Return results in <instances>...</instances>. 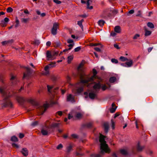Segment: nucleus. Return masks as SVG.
I'll return each mask as SVG.
<instances>
[{
  "mask_svg": "<svg viewBox=\"0 0 157 157\" xmlns=\"http://www.w3.org/2000/svg\"><path fill=\"white\" fill-rule=\"evenodd\" d=\"M105 137L102 134H100L99 137V142L101 143V151L99 154H92L90 155L91 157H101L104 152L109 153L110 149L105 140Z\"/></svg>",
  "mask_w": 157,
  "mask_h": 157,
  "instance_id": "obj_1",
  "label": "nucleus"
},
{
  "mask_svg": "<svg viewBox=\"0 0 157 157\" xmlns=\"http://www.w3.org/2000/svg\"><path fill=\"white\" fill-rule=\"evenodd\" d=\"M5 89V87L4 86L0 87V93L5 96L4 99L0 101V104L4 107H12L13 106L12 103L9 99V96L7 95V93Z\"/></svg>",
  "mask_w": 157,
  "mask_h": 157,
  "instance_id": "obj_2",
  "label": "nucleus"
},
{
  "mask_svg": "<svg viewBox=\"0 0 157 157\" xmlns=\"http://www.w3.org/2000/svg\"><path fill=\"white\" fill-rule=\"evenodd\" d=\"M93 75L90 78H88L87 76L85 75L84 76V78L85 80H82V82L83 83H87L90 82H92L95 79H97L98 78H99L96 75L97 74V71L95 69H93Z\"/></svg>",
  "mask_w": 157,
  "mask_h": 157,
  "instance_id": "obj_3",
  "label": "nucleus"
},
{
  "mask_svg": "<svg viewBox=\"0 0 157 157\" xmlns=\"http://www.w3.org/2000/svg\"><path fill=\"white\" fill-rule=\"evenodd\" d=\"M94 81L92 82L94 84L93 86V88L96 92H98L101 88V84L102 81V80L100 78H98L97 79H95V82H94ZM91 83V82H90Z\"/></svg>",
  "mask_w": 157,
  "mask_h": 157,
  "instance_id": "obj_4",
  "label": "nucleus"
},
{
  "mask_svg": "<svg viewBox=\"0 0 157 157\" xmlns=\"http://www.w3.org/2000/svg\"><path fill=\"white\" fill-rule=\"evenodd\" d=\"M82 114L79 112H76L74 110H72L68 115V119H71V118L74 119V117H76L78 119H80L81 118Z\"/></svg>",
  "mask_w": 157,
  "mask_h": 157,
  "instance_id": "obj_5",
  "label": "nucleus"
},
{
  "mask_svg": "<svg viewBox=\"0 0 157 157\" xmlns=\"http://www.w3.org/2000/svg\"><path fill=\"white\" fill-rule=\"evenodd\" d=\"M59 52L58 51L51 52L47 51L46 52V57L48 60H52L54 59L58 55Z\"/></svg>",
  "mask_w": 157,
  "mask_h": 157,
  "instance_id": "obj_6",
  "label": "nucleus"
},
{
  "mask_svg": "<svg viewBox=\"0 0 157 157\" xmlns=\"http://www.w3.org/2000/svg\"><path fill=\"white\" fill-rule=\"evenodd\" d=\"M80 78V82H78L76 85V87H78V86H80L76 90V92L78 93H80L82 92L83 90V87L84 86V84L86 83L88 84L89 82L87 83H83L82 82V80H85V79L84 78Z\"/></svg>",
  "mask_w": 157,
  "mask_h": 157,
  "instance_id": "obj_7",
  "label": "nucleus"
},
{
  "mask_svg": "<svg viewBox=\"0 0 157 157\" xmlns=\"http://www.w3.org/2000/svg\"><path fill=\"white\" fill-rule=\"evenodd\" d=\"M83 65L84 63H82L80 64L78 67V74L80 78H81V79L84 78V76L85 75L84 69L83 68Z\"/></svg>",
  "mask_w": 157,
  "mask_h": 157,
  "instance_id": "obj_8",
  "label": "nucleus"
},
{
  "mask_svg": "<svg viewBox=\"0 0 157 157\" xmlns=\"http://www.w3.org/2000/svg\"><path fill=\"white\" fill-rule=\"evenodd\" d=\"M59 24L56 22L54 23L53 24V26L51 29V33L53 35L57 34V30L58 28Z\"/></svg>",
  "mask_w": 157,
  "mask_h": 157,
  "instance_id": "obj_9",
  "label": "nucleus"
},
{
  "mask_svg": "<svg viewBox=\"0 0 157 157\" xmlns=\"http://www.w3.org/2000/svg\"><path fill=\"white\" fill-rule=\"evenodd\" d=\"M48 104H44L43 106H40L39 107V109L40 111L41 114H43L46 111L48 107Z\"/></svg>",
  "mask_w": 157,
  "mask_h": 157,
  "instance_id": "obj_10",
  "label": "nucleus"
},
{
  "mask_svg": "<svg viewBox=\"0 0 157 157\" xmlns=\"http://www.w3.org/2000/svg\"><path fill=\"white\" fill-rule=\"evenodd\" d=\"M41 132L43 135L45 136L50 133V128L48 127H45L41 130Z\"/></svg>",
  "mask_w": 157,
  "mask_h": 157,
  "instance_id": "obj_11",
  "label": "nucleus"
},
{
  "mask_svg": "<svg viewBox=\"0 0 157 157\" xmlns=\"http://www.w3.org/2000/svg\"><path fill=\"white\" fill-rule=\"evenodd\" d=\"M26 69V72L24 73L23 78H25L26 77L29 76L31 74V71L30 68L28 67H25Z\"/></svg>",
  "mask_w": 157,
  "mask_h": 157,
  "instance_id": "obj_12",
  "label": "nucleus"
},
{
  "mask_svg": "<svg viewBox=\"0 0 157 157\" xmlns=\"http://www.w3.org/2000/svg\"><path fill=\"white\" fill-rule=\"evenodd\" d=\"M67 101L72 102H75L74 97L71 94H69L67 96Z\"/></svg>",
  "mask_w": 157,
  "mask_h": 157,
  "instance_id": "obj_13",
  "label": "nucleus"
},
{
  "mask_svg": "<svg viewBox=\"0 0 157 157\" xmlns=\"http://www.w3.org/2000/svg\"><path fill=\"white\" fill-rule=\"evenodd\" d=\"M28 151L26 148H22L21 152L25 156H27L28 155Z\"/></svg>",
  "mask_w": 157,
  "mask_h": 157,
  "instance_id": "obj_14",
  "label": "nucleus"
},
{
  "mask_svg": "<svg viewBox=\"0 0 157 157\" xmlns=\"http://www.w3.org/2000/svg\"><path fill=\"white\" fill-rule=\"evenodd\" d=\"M10 81L13 85H14L18 81L17 77L15 76L12 75L10 78Z\"/></svg>",
  "mask_w": 157,
  "mask_h": 157,
  "instance_id": "obj_15",
  "label": "nucleus"
},
{
  "mask_svg": "<svg viewBox=\"0 0 157 157\" xmlns=\"http://www.w3.org/2000/svg\"><path fill=\"white\" fill-rule=\"evenodd\" d=\"M89 98L92 99L97 98V94L96 93H94L93 92L89 93Z\"/></svg>",
  "mask_w": 157,
  "mask_h": 157,
  "instance_id": "obj_16",
  "label": "nucleus"
},
{
  "mask_svg": "<svg viewBox=\"0 0 157 157\" xmlns=\"http://www.w3.org/2000/svg\"><path fill=\"white\" fill-rule=\"evenodd\" d=\"M9 19L7 17H5L4 20H2L1 21V22L0 23L2 27H5L6 26V24L5 22H7L9 21Z\"/></svg>",
  "mask_w": 157,
  "mask_h": 157,
  "instance_id": "obj_17",
  "label": "nucleus"
},
{
  "mask_svg": "<svg viewBox=\"0 0 157 157\" xmlns=\"http://www.w3.org/2000/svg\"><path fill=\"white\" fill-rule=\"evenodd\" d=\"M49 66H47L44 67L45 71L42 73L43 75L47 76L49 74Z\"/></svg>",
  "mask_w": 157,
  "mask_h": 157,
  "instance_id": "obj_18",
  "label": "nucleus"
},
{
  "mask_svg": "<svg viewBox=\"0 0 157 157\" xmlns=\"http://www.w3.org/2000/svg\"><path fill=\"white\" fill-rule=\"evenodd\" d=\"M72 146L70 144L68 146H67L66 148V152L67 153H69L72 150Z\"/></svg>",
  "mask_w": 157,
  "mask_h": 157,
  "instance_id": "obj_19",
  "label": "nucleus"
},
{
  "mask_svg": "<svg viewBox=\"0 0 157 157\" xmlns=\"http://www.w3.org/2000/svg\"><path fill=\"white\" fill-rule=\"evenodd\" d=\"M128 61H127L125 63L126 67H131L133 64V61L131 59H129L128 60Z\"/></svg>",
  "mask_w": 157,
  "mask_h": 157,
  "instance_id": "obj_20",
  "label": "nucleus"
},
{
  "mask_svg": "<svg viewBox=\"0 0 157 157\" xmlns=\"http://www.w3.org/2000/svg\"><path fill=\"white\" fill-rule=\"evenodd\" d=\"M114 30L115 32L117 33H121V29L120 26H116L114 28Z\"/></svg>",
  "mask_w": 157,
  "mask_h": 157,
  "instance_id": "obj_21",
  "label": "nucleus"
},
{
  "mask_svg": "<svg viewBox=\"0 0 157 157\" xmlns=\"http://www.w3.org/2000/svg\"><path fill=\"white\" fill-rule=\"evenodd\" d=\"M104 127L105 131L106 133H107L108 131L109 126L108 123L105 122L104 124Z\"/></svg>",
  "mask_w": 157,
  "mask_h": 157,
  "instance_id": "obj_22",
  "label": "nucleus"
},
{
  "mask_svg": "<svg viewBox=\"0 0 157 157\" xmlns=\"http://www.w3.org/2000/svg\"><path fill=\"white\" fill-rule=\"evenodd\" d=\"M16 100L20 103H22L24 101V99L22 97L19 96L17 97Z\"/></svg>",
  "mask_w": 157,
  "mask_h": 157,
  "instance_id": "obj_23",
  "label": "nucleus"
},
{
  "mask_svg": "<svg viewBox=\"0 0 157 157\" xmlns=\"http://www.w3.org/2000/svg\"><path fill=\"white\" fill-rule=\"evenodd\" d=\"M11 140L12 142H18V139L16 136H14L11 137Z\"/></svg>",
  "mask_w": 157,
  "mask_h": 157,
  "instance_id": "obj_24",
  "label": "nucleus"
},
{
  "mask_svg": "<svg viewBox=\"0 0 157 157\" xmlns=\"http://www.w3.org/2000/svg\"><path fill=\"white\" fill-rule=\"evenodd\" d=\"M60 124L59 123H53L50 125L51 128L59 127Z\"/></svg>",
  "mask_w": 157,
  "mask_h": 157,
  "instance_id": "obj_25",
  "label": "nucleus"
},
{
  "mask_svg": "<svg viewBox=\"0 0 157 157\" xmlns=\"http://www.w3.org/2000/svg\"><path fill=\"white\" fill-rule=\"evenodd\" d=\"M50 105H55L58 104L57 101H55L53 98H52L50 101Z\"/></svg>",
  "mask_w": 157,
  "mask_h": 157,
  "instance_id": "obj_26",
  "label": "nucleus"
},
{
  "mask_svg": "<svg viewBox=\"0 0 157 157\" xmlns=\"http://www.w3.org/2000/svg\"><path fill=\"white\" fill-rule=\"evenodd\" d=\"M144 148V147H143V146H142V147L140 146V143L139 142L138 143L137 146V150L138 151H141Z\"/></svg>",
  "mask_w": 157,
  "mask_h": 157,
  "instance_id": "obj_27",
  "label": "nucleus"
},
{
  "mask_svg": "<svg viewBox=\"0 0 157 157\" xmlns=\"http://www.w3.org/2000/svg\"><path fill=\"white\" fill-rule=\"evenodd\" d=\"M145 36H147L150 35L151 33V32L150 31L147 30L146 29H145Z\"/></svg>",
  "mask_w": 157,
  "mask_h": 157,
  "instance_id": "obj_28",
  "label": "nucleus"
},
{
  "mask_svg": "<svg viewBox=\"0 0 157 157\" xmlns=\"http://www.w3.org/2000/svg\"><path fill=\"white\" fill-rule=\"evenodd\" d=\"M83 21V20L82 19L81 21H78V25L82 29H83V26L82 25V23Z\"/></svg>",
  "mask_w": 157,
  "mask_h": 157,
  "instance_id": "obj_29",
  "label": "nucleus"
},
{
  "mask_svg": "<svg viewBox=\"0 0 157 157\" xmlns=\"http://www.w3.org/2000/svg\"><path fill=\"white\" fill-rule=\"evenodd\" d=\"M105 23V21L103 20H100L98 22V25L100 26H102Z\"/></svg>",
  "mask_w": 157,
  "mask_h": 157,
  "instance_id": "obj_30",
  "label": "nucleus"
},
{
  "mask_svg": "<svg viewBox=\"0 0 157 157\" xmlns=\"http://www.w3.org/2000/svg\"><path fill=\"white\" fill-rule=\"evenodd\" d=\"M116 78L115 77H111L109 79V82L111 83H113L116 81Z\"/></svg>",
  "mask_w": 157,
  "mask_h": 157,
  "instance_id": "obj_31",
  "label": "nucleus"
},
{
  "mask_svg": "<svg viewBox=\"0 0 157 157\" xmlns=\"http://www.w3.org/2000/svg\"><path fill=\"white\" fill-rule=\"evenodd\" d=\"M147 26L149 28L153 29L154 28V24L150 22H148L147 24Z\"/></svg>",
  "mask_w": 157,
  "mask_h": 157,
  "instance_id": "obj_32",
  "label": "nucleus"
},
{
  "mask_svg": "<svg viewBox=\"0 0 157 157\" xmlns=\"http://www.w3.org/2000/svg\"><path fill=\"white\" fill-rule=\"evenodd\" d=\"M99 45H101V47L102 48L103 47V46L100 43H91L90 44V45L92 46H97Z\"/></svg>",
  "mask_w": 157,
  "mask_h": 157,
  "instance_id": "obj_33",
  "label": "nucleus"
},
{
  "mask_svg": "<svg viewBox=\"0 0 157 157\" xmlns=\"http://www.w3.org/2000/svg\"><path fill=\"white\" fill-rule=\"evenodd\" d=\"M120 59L123 62L128 60V59L127 58L125 57L124 56H121L120 58Z\"/></svg>",
  "mask_w": 157,
  "mask_h": 157,
  "instance_id": "obj_34",
  "label": "nucleus"
},
{
  "mask_svg": "<svg viewBox=\"0 0 157 157\" xmlns=\"http://www.w3.org/2000/svg\"><path fill=\"white\" fill-rule=\"evenodd\" d=\"M121 153L124 155H126L127 154L128 152L126 150L124 149H121L120 150Z\"/></svg>",
  "mask_w": 157,
  "mask_h": 157,
  "instance_id": "obj_35",
  "label": "nucleus"
},
{
  "mask_svg": "<svg viewBox=\"0 0 157 157\" xmlns=\"http://www.w3.org/2000/svg\"><path fill=\"white\" fill-rule=\"evenodd\" d=\"M90 0H87V2H86V4L87 5V8L88 9H91L93 8V6H91L90 7L89 6V5H90V2H89L90 1Z\"/></svg>",
  "mask_w": 157,
  "mask_h": 157,
  "instance_id": "obj_36",
  "label": "nucleus"
},
{
  "mask_svg": "<svg viewBox=\"0 0 157 157\" xmlns=\"http://www.w3.org/2000/svg\"><path fill=\"white\" fill-rule=\"evenodd\" d=\"M73 56H70L68 57L67 59V62L68 63H70L71 62V61L73 59Z\"/></svg>",
  "mask_w": 157,
  "mask_h": 157,
  "instance_id": "obj_37",
  "label": "nucleus"
},
{
  "mask_svg": "<svg viewBox=\"0 0 157 157\" xmlns=\"http://www.w3.org/2000/svg\"><path fill=\"white\" fill-rule=\"evenodd\" d=\"M107 87L106 86V85H105L103 84L102 83L101 84V89L102 90H105L107 89Z\"/></svg>",
  "mask_w": 157,
  "mask_h": 157,
  "instance_id": "obj_38",
  "label": "nucleus"
},
{
  "mask_svg": "<svg viewBox=\"0 0 157 157\" xmlns=\"http://www.w3.org/2000/svg\"><path fill=\"white\" fill-rule=\"evenodd\" d=\"M110 12L113 14H115L118 13V10H110Z\"/></svg>",
  "mask_w": 157,
  "mask_h": 157,
  "instance_id": "obj_39",
  "label": "nucleus"
},
{
  "mask_svg": "<svg viewBox=\"0 0 157 157\" xmlns=\"http://www.w3.org/2000/svg\"><path fill=\"white\" fill-rule=\"evenodd\" d=\"M21 21L22 22L26 23L29 20V18H22L21 19Z\"/></svg>",
  "mask_w": 157,
  "mask_h": 157,
  "instance_id": "obj_40",
  "label": "nucleus"
},
{
  "mask_svg": "<svg viewBox=\"0 0 157 157\" xmlns=\"http://www.w3.org/2000/svg\"><path fill=\"white\" fill-rule=\"evenodd\" d=\"M60 45V43L59 41H57L55 42L54 44V46L55 47H59Z\"/></svg>",
  "mask_w": 157,
  "mask_h": 157,
  "instance_id": "obj_41",
  "label": "nucleus"
},
{
  "mask_svg": "<svg viewBox=\"0 0 157 157\" xmlns=\"http://www.w3.org/2000/svg\"><path fill=\"white\" fill-rule=\"evenodd\" d=\"M63 147V145L62 144H59L56 147V149L58 150L61 149Z\"/></svg>",
  "mask_w": 157,
  "mask_h": 157,
  "instance_id": "obj_42",
  "label": "nucleus"
},
{
  "mask_svg": "<svg viewBox=\"0 0 157 157\" xmlns=\"http://www.w3.org/2000/svg\"><path fill=\"white\" fill-rule=\"evenodd\" d=\"M93 125V123L89 122L86 124V126L88 128H90Z\"/></svg>",
  "mask_w": 157,
  "mask_h": 157,
  "instance_id": "obj_43",
  "label": "nucleus"
},
{
  "mask_svg": "<svg viewBox=\"0 0 157 157\" xmlns=\"http://www.w3.org/2000/svg\"><path fill=\"white\" fill-rule=\"evenodd\" d=\"M111 61L113 63H118V60L115 59H112L111 60Z\"/></svg>",
  "mask_w": 157,
  "mask_h": 157,
  "instance_id": "obj_44",
  "label": "nucleus"
},
{
  "mask_svg": "<svg viewBox=\"0 0 157 157\" xmlns=\"http://www.w3.org/2000/svg\"><path fill=\"white\" fill-rule=\"evenodd\" d=\"M8 44H11L13 42L14 40L13 39L9 40L7 41Z\"/></svg>",
  "mask_w": 157,
  "mask_h": 157,
  "instance_id": "obj_45",
  "label": "nucleus"
},
{
  "mask_svg": "<svg viewBox=\"0 0 157 157\" xmlns=\"http://www.w3.org/2000/svg\"><path fill=\"white\" fill-rule=\"evenodd\" d=\"M6 10H7V12H9V13H10L13 11V9L12 8H11L10 7H9Z\"/></svg>",
  "mask_w": 157,
  "mask_h": 157,
  "instance_id": "obj_46",
  "label": "nucleus"
},
{
  "mask_svg": "<svg viewBox=\"0 0 157 157\" xmlns=\"http://www.w3.org/2000/svg\"><path fill=\"white\" fill-rule=\"evenodd\" d=\"M53 2L57 4H59L61 3V2L58 0H53Z\"/></svg>",
  "mask_w": 157,
  "mask_h": 157,
  "instance_id": "obj_47",
  "label": "nucleus"
},
{
  "mask_svg": "<svg viewBox=\"0 0 157 157\" xmlns=\"http://www.w3.org/2000/svg\"><path fill=\"white\" fill-rule=\"evenodd\" d=\"M38 124V122L37 121H35L34 122H33L32 124L31 125L33 126H35L37 125Z\"/></svg>",
  "mask_w": 157,
  "mask_h": 157,
  "instance_id": "obj_48",
  "label": "nucleus"
},
{
  "mask_svg": "<svg viewBox=\"0 0 157 157\" xmlns=\"http://www.w3.org/2000/svg\"><path fill=\"white\" fill-rule=\"evenodd\" d=\"M140 36V35L139 34H135L133 37V39H137Z\"/></svg>",
  "mask_w": 157,
  "mask_h": 157,
  "instance_id": "obj_49",
  "label": "nucleus"
},
{
  "mask_svg": "<svg viewBox=\"0 0 157 157\" xmlns=\"http://www.w3.org/2000/svg\"><path fill=\"white\" fill-rule=\"evenodd\" d=\"M116 109V107H115V108L112 107L110 109V112L111 113H113L115 112Z\"/></svg>",
  "mask_w": 157,
  "mask_h": 157,
  "instance_id": "obj_50",
  "label": "nucleus"
},
{
  "mask_svg": "<svg viewBox=\"0 0 157 157\" xmlns=\"http://www.w3.org/2000/svg\"><path fill=\"white\" fill-rule=\"evenodd\" d=\"M12 146L14 147L18 148H19V146L18 145L15 143H13L12 144Z\"/></svg>",
  "mask_w": 157,
  "mask_h": 157,
  "instance_id": "obj_51",
  "label": "nucleus"
},
{
  "mask_svg": "<svg viewBox=\"0 0 157 157\" xmlns=\"http://www.w3.org/2000/svg\"><path fill=\"white\" fill-rule=\"evenodd\" d=\"M81 49V47H80V46L78 47L75 49H74L75 52H78L79 51H80Z\"/></svg>",
  "mask_w": 157,
  "mask_h": 157,
  "instance_id": "obj_52",
  "label": "nucleus"
},
{
  "mask_svg": "<svg viewBox=\"0 0 157 157\" xmlns=\"http://www.w3.org/2000/svg\"><path fill=\"white\" fill-rule=\"evenodd\" d=\"M111 122L112 123V127L113 129H114L115 128V123L112 119L111 120Z\"/></svg>",
  "mask_w": 157,
  "mask_h": 157,
  "instance_id": "obj_53",
  "label": "nucleus"
},
{
  "mask_svg": "<svg viewBox=\"0 0 157 157\" xmlns=\"http://www.w3.org/2000/svg\"><path fill=\"white\" fill-rule=\"evenodd\" d=\"M74 45V43L72 44H70L68 45V47H69V48H68V49L70 50L72 48Z\"/></svg>",
  "mask_w": 157,
  "mask_h": 157,
  "instance_id": "obj_54",
  "label": "nucleus"
},
{
  "mask_svg": "<svg viewBox=\"0 0 157 157\" xmlns=\"http://www.w3.org/2000/svg\"><path fill=\"white\" fill-rule=\"evenodd\" d=\"M19 137L20 138L22 139L24 137V135L23 133H20L19 134Z\"/></svg>",
  "mask_w": 157,
  "mask_h": 157,
  "instance_id": "obj_55",
  "label": "nucleus"
},
{
  "mask_svg": "<svg viewBox=\"0 0 157 157\" xmlns=\"http://www.w3.org/2000/svg\"><path fill=\"white\" fill-rule=\"evenodd\" d=\"M71 136L74 138H78V136L75 134H72Z\"/></svg>",
  "mask_w": 157,
  "mask_h": 157,
  "instance_id": "obj_56",
  "label": "nucleus"
},
{
  "mask_svg": "<svg viewBox=\"0 0 157 157\" xmlns=\"http://www.w3.org/2000/svg\"><path fill=\"white\" fill-rule=\"evenodd\" d=\"M2 44L3 45H6L8 44L7 41H5L2 42Z\"/></svg>",
  "mask_w": 157,
  "mask_h": 157,
  "instance_id": "obj_57",
  "label": "nucleus"
},
{
  "mask_svg": "<svg viewBox=\"0 0 157 157\" xmlns=\"http://www.w3.org/2000/svg\"><path fill=\"white\" fill-rule=\"evenodd\" d=\"M116 35V33L113 32H112L110 34V36H114Z\"/></svg>",
  "mask_w": 157,
  "mask_h": 157,
  "instance_id": "obj_58",
  "label": "nucleus"
},
{
  "mask_svg": "<svg viewBox=\"0 0 157 157\" xmlns=\"http://www.w3.org/2000/svg\"><path fill=\"white\" fill-rule=\"evenodd\" d=\"M51 79L53 80H55L56 79V77L54 75H52L51 76Z\"/></svg>",
  "mask_w": 157,
  "mask_h": 157,
  "instance_id": "obj_59",
  "label": "nucleus"
},
{
  "mask_svg": "<svg viewBox=\"0 0 157 157\" xmlns=\"http://www.w3.org/2000/svg\"><path fill=\"white\" fill-rule=\"evenodd\" d=\"M114 47L117 49H120V48L119 47L118 45L117 44H114Z\"/></svg>",
  "mask_w": 157,
  "mask_h": 157,
  "instance_id": "obj_60",
  "label": "nucleus"
},
{
  "mask_svg": "<svg viewBox=\"0 0 157 157\" xmlns=\"http://www.w3.org/2000/svg\"><path fill=\"white\" fill-rule=\"evenodd\" d=\"M67 42L68 43H73V41L71 39H69L67 40Z\"/></svg>",
  "mask_w": 157,
  "mask_h": 157,
  "instance_id": "obj_61",
  "label": "nucleus"
},
{
  "mask_svg": "<svg viewBox=\"0 0 157 157\" xmlns=\"http://www.w3.org/2000/svg\"><path fill=\"white\" fill-rule=\"evenodd\" d=\"M53 87L52 86H50L49 85L47 86V88L48 89V90L49 92H50V90Z\"/></svg>",
  "mask_w": 157,
  "mask_h": 157,
  "instance_id": "obj_62",
  "label": "nucleus"
},
{
  "mask_svg": "<svg viewBox=\"0 0 157 157\" xmlns=\"http://www.w3.org/2000/svg\"><path fill=\"white\" fill-rule=\"evenodd\" d=\"M94 49L97 52H100L101 51V49L97 47H95L94 48Z\"/></svg>",
  "mask_w": 157,
  "mask_h": 157,
  "instance_id": "obj_63",
  "label": "nucleus"
},
{
  "mask_svg": "<svg viewBox=\"0 0 157 157\" xmlns=\"http://www.w3.org/2000/svg\"><path fill=\"white\" fill-rule=\"evenodd\" d=\"M51 44V42L50 41H48L47 42L46 45L47 46H50V45Z\"/></svg>",
  "mask_w": 157,
  "mask_h": 157,
  "instance_id": "obj_64",
  "label": "nucleus"
}]
</instances>
